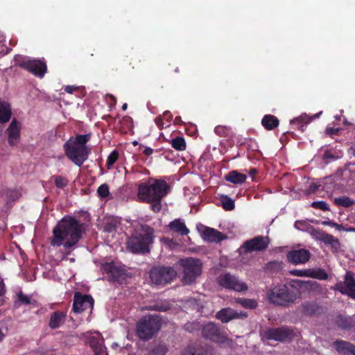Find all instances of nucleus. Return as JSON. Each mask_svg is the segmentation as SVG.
I'll use <instances>...</instances> for the list:
<instances>
[{
    "label": "nucleus",
    "mask_w": 355,
    "mask_h": 355,
    "mask_svg": "<svg viewBox=\"0 0 355 355\" xmlns=\"http://www.w3.org/2000/svg\"><path fill=\"white\" fill-rule=\"evenodd\" d=\"M85 224L71 216H64L53 230L51 245L62 246L65 254L69 255L85 233Z\"/></svg>",
    "instance_id": "1"
},
{
    "label": "nucleus",
    "mask_w": 355,
    "mask_h": 355,
    "mask_svg": "<svg viewBox=\"0 0 355 355\" xmlns=\"http://www.w3.org/2000/svg\"><path fill=\"white\" fill-rule=\"evenodd\" d=\"M170 186L164 180L149 178L146 182L137 184V198L141 202L150 205L155 213L161 211L162 199L169 193Z\"/></svg>",
    "instance_id": "2"
},
{
    "label": "nucleus",
    "mask_w": 355,
    "mask_h": 355,
    "mask_svg": "<svg viewBox=\"0 0 355 355\" xmlns=\"http://www.w3.org/2000/svg\"><path fill=\"white\" fill-rule=\"evenodd\" d=\"M91 137L90 132L85 135L78 134L75 137H71L64 143V154L75 165L81 166L88 159L91 150L87 144Z\"/></svg>",
    "instance_id": "3"
},
{
    "label": "nucleus",
    "mask_w": 355,
    "mask_h": 355,
    "mask_svg": "<svg viewBox=\"0 0 355 355\" xmlns=\"http://www.w3.org/2000/svg\"><path fill=\"white\" fill-rule=\"evenodd\" d=\"M155 231L153 228L142 225L136 229L127 241L128 249L134 254H148L150 251V245L154 241Z\"/></svg>",
    "instance_id": "4"
},
{
    "label": "nucleus",
    "mask_w": 355,
    "mask_h": 355,
    "mask_svg": "<svg viewBox=\"0 0 355 355\" xmlns=\"http://www.w3.org/2000/svg\"><path fill=\"white\" fill-rule=\"evenodd\" d=\"M300 295L297 288L293 286L288 287L285 284L275 286L267 293L268 299L271 303L282 306L294 302Z\"/></svg>",
    "instance_id": "5"
},
{
    "label": "nucleus",
    "mask_w": 355,
    "mask_h": 355,
    "mask_svg": "<svg viewBox=\"0 0 355 355\" xmlns=\"http://www.w3.org/2000/svg\"><path fill=\"white\" fill-rule=\"evenodd\" d=\"M159 329V320L152 315L141 318L136 324L137 336L144 341L151 339Z\"/></svg>",
    "instance_id": "6"
},
{
    "label": "nucleus",
    "mask_w": 355,
    "mask_h": 355,
    "mask_svg": "<svg viewBox=\"0 0 355 355\" xmlns=\"http://www.w3.org/2000/svg\"><path fill=\"white\" fill-rule=\"evenodd\" d=\"M179 264L183 268L182 281L186 284L194 282L201 274L202 263L198 259L193 257L182 259L179 261Z\"/></svg>",
    "instance_id": "7"
},
{
    "label": "nucleus",
    "mask_w": 355,
    "mask_h": 355,
    "mask_svg": "<svg viewBox=\"0 0 355 355\" xmlns=\"http://www.w3.org/2000/svg\"><path fill=\"white\" fill-rule=\"evenodd\" d=\"M177 276L176 270L171 266H155L150 271L152 282L157 286H165L173 282Z\"/></svg>",
    "instance_id": "8"
},
{
    "label": "nucleus",
    "mask_w": 355,
    "mask_h": 355,
    "mask_svg": "<svg viewBox=\"0 0 355 355\" xmlns=\"http://www.w3.org/2000/svg\"><path fill=\"white\" fill-rule=\"evenodd\" d=\"M202 334L204 338L218 343H224L227 339L224 327L212 322L202 327Z\"/></svg>",
    "instance_id": "9"
},
{
    "label": "nucleus",
    "mask_w": 355,
    "mask_h": 355,
    "mask_svg": "<svg viewBox=\"0 0 355 355\" xmlns=\"http://www.w3.org/2000/svg\"><path fill=\"white\" fill-rule=\"evenodd\" d=\"M101 270L106 274L107 280L111 282L122 284L128 276L127 270L124 267L121 265H117L114 262L103 263Z\"/></svg>",
    "instance_id": "10"
},
{
    "label": "nucleus",
    "mask_w": 355,
    "mask_h": 355,
    "mask_svg": "<svg viewBox=\"0 0 355 355\" xmlns=\"http://www.w3.org/2000/svg\"><path fill=\"white\" fill-rule=\"evenodd\" d=\"M218 283L223 288L236 292H243L248 290V285L239 279L238 277L229 272L221 274L218 277Z\"/></svg>",
    "instance_id": "11"
},
{
    "label": "nucleus",
    "mask_w": 355,
    "mask_h": 355,
    "mask_svg": "<svg viewBox=\"0 0 355 355\" xmlns=\"http://www.w3.org/2000/svg\"><path fill=\"white\" fill-rule=\"evenodd\" d=\"M294 336L293 330L286 327L269 328L265 331L266 339L279 342L290 341Z\"/></svg>",
    "instance_id": "12"
},
{
    "label": "nucleus",
    "mask_w": 355,
    "mask_h": 355,
    "mask_svg": "<svg viewBox=\"0 0 355 355\" xmlns=\"http://www.w3.org/2000/svg\"><path fill=\"white\" fill-rule=\"evenodd\" d=\"M335 289L342 294H345L351 298H355V279L354 273L347 271L344 277V282H339L335 285Z\"/></svg>",
    "instance_id": "13"
},
{
    "label": "nucleus",
    "mask_w": 355,
    "mask_h": 355,
    "mask_svg": "<svg viewBox=\"0 0 355 355\" xmlns=\"http://www.w3.org/2000/svg\"><path fill=\"white\" fill-rule=\"evenodd\" d=\"M268 245L269 239L268 237L259 236L244 242L241 249L245 252H261L265 250Z\"/></svg>",
    "instance_id": "14"
},
{
    "label": "nucleus",
    "mask_w": 355,
    "mask_h": 355,
    "mask_svg": "<svg viewBox=\"0 0 355 355\" xmlns=\"http://www.w3.org/2000/svg\"><path fill=\"white\" fill-rule=\"evenodd\" d=\"M311 234L318 241L323 242L326 245H329L332 250L337 251L340 247V243L339 240L334 237L333 235L324 232V231L311 227Z\"/></svg>",
    "instance_id": "15"
},
{
    "label": "nucleus",
    "mask_w": 355,
    "mask_h": 355,
    "mask_svg": "<svg viewBox=\"0 0 355 355\" xmlns=\"http://www.w3.org/2000/svg\"><path fill=\"white\" fill-rule=\"evenodd\" d=\"M94 302L91 295L76 292L73 296V311L75 313H81L89 308H92Z\"/></svg>",
    "instance_id": "16"
},
{
    "label": "nucleus",
    "mask_w": 355,
    "mask_h": 355,
    "mask_svg": "<svg viewBox=\"0 0 355 355\" xmlns=\"http://www.w3.org/2000/svg\"><path fill=\"white\" fill-rule=\"evenodd\" d=\"M19 66L39 78H42L47 70L46 63L37 60L24 61Z\"/></svg>",
    "instance_id": "17"
},
{
    "label": "nucleus",
    "mask_w": 355,
    "mask_h": 355,
    "mask_svg": "<svg viewBox=\"0 0 355 355\" xmlns=\"http://www.w3.org/2000/svg\"><path fill=\"white\" fill-rule=\"evenodd\" d=\"M21 123L14 118L6 130L8 142L10 146H15L19 144L21 138Z\"/></svg>",
    "instance_id": "18"
},
{
    "label": "nucleus",
    "mask_w": 355,
    "mask_h": 355,
    "mask_svg": "<svg viewBox=\"0 0 355 355\" xmlns=\"http://www.w3.org/2000/svg\"><path fill=\"white\" fill-rule=\"evenodd\" d=\"M248 314L245 311L238 312L230 307L223 308L216 314V318L223 323H227L236 318H246Z\"/></svg>",
    "instance_id": "19"
},
{
    "label": "nucleus",
    "mask_w": 355,
    "mask_h": 355,
    "mask_svg": "<svg viewBox=\"0 0 355 355\" xmlns=\"http://www.w3.org/2000/svg\"><path fill=\"white\" fill-rule=\"evenodd\" d=\"M310 252L304 248L292 250L286 254L288 261L293 265L305 263L310 259Z\"/></svg>",
    "instance_id": "20"
},
{
    "label": "nucleus",
    "mask_w": 355,
    "mask_h": 355,
    "mask_svg": "<svg viewBox=\"0 0 355 355\" xmlns=\"http://www.w3.org/2000/svg\"><path fill=\"white\" fill-rule=\"evenodd\" d=\"M67 319V313L61 311L53 312L49 318V327L51 329H56L62 326Z\"/></svg>",
    "instance_id": "21"
},
{
    "label": "nucleus",
    "mask_w": 355,
    "mask_h": 355,
    "mask_svg": "<svg viewBox=\"0 0 355 355\" xmlns=\"http://www.w3.org/2000/svg\"><path fill=\"white\" fill-rule=\"evenodd\" d=\"M202 236L205 240L211 242H220L226 238L222 232L211 227H206L202 232Z\"/></svg>",
    "instance_id": "22"
},
{
    "label": "nucleus",
    "mask_w": 355,
    "mask_h": 355,
    "mask_svg": "<svg viewBox=\"0 0 355 355\" xmlns=\"http://www.w3.org/2000/svg\"><path fill=\"white\" fill-rule=\"evenodd\" d=\"M12 109L10 104L0 98V123L8 122L12 117Z\"/></svg>",
    "instance_id": "23"
},
{
    "label": "nucleus",
    "mask_w": 355,
    "mask_h": 355,
    "mask_svg": "<svg viewBox=\"0 0 355 355\" xmlns=\"http://www.w3.org/2000/svg\"><path fill=\"white\" fill-rule=\"evenodd\" d=\"M168 227L170 230L181 236L187 235L189 233V230L187 227L184 222L180 218L171 221L168 224Z\"/></svg>",
    "instance_id": "24"
},
{
    "label": "nucleus",
    "mask_w": 355,
    "mask_h": 355,
    "mask_svg": "<svg viewBox=\"0 0 355 355\" xmlns=\"http://www.w3.org/2000/svg\"><path fill=\"white\" fill-rule=\"evenodd\" d=\"M334 346L340 353L355 355V345L345 340H336L334 343Z\"/></svg>",
    "instance_id": "25"
},
{
    "label": "nucleus",
    "mask_w": 355,
    "mask_h": 355,
    "mask_svg": "<svg viewBox=\"0 0 355 355\" xmlns=\"http://www.w3.org/2000/svg\"><path fill=\"white\" fill-rule=\"evenodd\" d=\"M261 124L267 130H272L278 127L279 121L277 116L272 114L265 115L262 120Z\"/></svg>",
    "instance_id": "26"
},
{
    "label": "nucleus",
    "mask_w": 355,
    "mask_h": 355,
    "mask_svg": "<svg viewBox=\"0 0 355 355\" xmlns=\"http://www.w3.org/2000/svg\"><path fill=\"white\" fill-rule=\"evenodd\" d=\"M225 179L234 184H243L246 180V175L236 171H232L225 175Z\"/></svg>",
    "instance_id": "27"
},
{
    "label": "nucleus",
    "mask_w": 355,
    "mask_h": 355,
    "mask_svg": "<svg viewBox=\"0 0 355 355\" xmlns=\"http://www.w3.org/2000/svg\"><path fill=\"white\" fill-rule=\"evenodd\" d=\"M89 344L95 355H101L103 352L105 347L103 346V340L101 338L92 336L89 339Z\"/></svg>",
    "instance_id": "28"
},
{
    "label": "nucleus",
    "mask_w": 355,
    "mask_h": 355,
    "mask_svg": "<svg viewBox=\"0 0 355 355\" xmlns=\"http://www.w3.org/2000/svg\"><path fill=\"white\" fill-rule=\"evenodd\" d=\"M336 324L340 329L348 330L353 327L354 321L351 317L338 315L336 319Z\"/></svg>",
    "instance_id": "29"
},
{
    "label": "nucleus",
    "mask_w": 355,
    "mask_h": 355,
    "mask_svg": "<svg viewBox=\"0 0 355 355\" xmlns=\"http://www.w3.org/2000/svg\"><path fill=\"white\" fill-rule=\"evenodd\" d=\"M311 119L306 114L301 115L291 121V123L297 125V129L304 132L306 125L311 122Z\"/></svg>",
    "instance_id": "30"
},
{
    "label": "nucleus",
    "mask_w": 355,
    "mask_h": 355,
    "mask_svg": "<svg viewBox=\"0 0 355 355\" xmlns=\"http://www.w3.org/2000/svg\"><path fill=\"white\" fill-rule=\"evenodd\" d=\"M303 313L306 315H315L319 312L320 307L315 302H305L302 304Z\"/></svg>",
    "instance_id": "31"
},
{
    "label": "nucleus",
    "mask_w": 355,
    "mask_h": 355,
    "mask_svg": "<svg viewBox=\"0 0 355 355\" xmlns=\"http://www.w3.org/2000/svg\"><path fill=\"white\" fill-rule=\"evenodd\" d=\"M309 277L318 279L320 280H326L328 279V274L325 272L324 269H309Z\"/></svg>",
    "instance_id": "32"
},
{
    "label": "nucleus",
    "mask_w": 355,
    "mask_h": 355,
    "mask_svg": "<svg viewBox=\"0 0 355 355\" xmlns=\"http://www.w3.org/2000/svg\"><path fill=\"white\" fill-rule=\"evenodd\" d=\"M222 207L225 211H232L235 207L234 200L227 195H222L220 198Z\"/></svg>",
    "instance_id": "33"
},
{
    "label": "nucleus",
    "mask_w": 355,
    "mask_h": 355,
    "mask_svg": "<svg viewBox=\"0 0 355 355\" xmlns=\"http://www.w3.org/2000/svg\"><path fill=\"white\" fill-rule=\"evenodd\" d=\"M170 144L171 146L176 150L182 151L186 149V142L182 137H177L172 139Z\"/></svg>",
    "instance_id": "34"
},
{
    "label": "nucleus",
    "mask_w": 355,
    "mask_h": 355,
    "mask_svg": "<svg viewBox=\"0 0 355 355\" xmlns=\"http://www.w3.org/2000/svg\"><path fill=\"white\" fill-rule=\"evenodd\" d=\"M236 302L245 309H254L258 306L256 300L248 298H238Z\"/></svg>",
    "instance_id": "35"
},
{
    "label": "nucleus",
    "mask_w": 355,
    "mask_h": 355,
    "mask_svg": "<svg viewBox=\"0 0 355 355\" xmlns=\"http://www.w3.org/2000/svg\"><path fill=\"white\" fill-rule=\"evenodd\" d=\"M31 303L28 296L24 295L22 291L17 294V300L14 303V307L18 309L21 304L28 305Z\"/></svg>",
    "instance_id": "36"
},
{
    "label": "nucleus",
    "mask_w": 355,
    "mask_h": 355,
    "mask_svg": "<svg viewBox=\"0 0 355 355\" xmlns=\"http://www.w3.org/2000/svg\"><path fill=\"white\" fill-rule=\"evenodd\" d=\"M284 268V263L279 261H272L266 264V268L272 272H278Z\"/></svg>",
    "instance_id": "37"
},
{
    "label": "nucleus",
    "mask_w": 355,
    "mask_h": 355,
    "mask_svg": "<svg viewBox=\"0 0 355 355\" xmlns=\"http://www.w3.org/2000/svg\"><path fill=\"white\" fill-rule=\"evenodd\" d=\"M51 178L54 180L56 187L59 189H63L69 184L68 179L62 175H53Z\"/></svg>",
    "instance_id": "38"
},
{
    "label": "nucleus",
    "mask_w": 355,
    "mask_h": 355,
    "mask_svg": "<svg viewBox=\"0 0 355 355\" xmlns=\"http://www.w3.org/2000/svg\"><path fill=\"white\" fill-rule=\"evenodd\" d=\"M335 202L340 206L344 207H349L354 205V202L351 200L349 197L342 196L340 198H336L335 199Z\"/></svg>",
    "instance_id": "39"
},
{
    "label": "nucleus",
    "mask_w": 355,
    "mask_h": 355,
    "mask_svg": "<svg viewBox=\"0 0 355 355\" xmlns=\"http://www.w3.org/2000/svg\"><path fill=\"white\" fill-rule=\"evenodd\" d=\"M119 158V152L116 150H114L107 157V168L110 169L113 164L116 162V161Z\"/></svg>",
    "instance_id": "40"
},
{
    "label": "nucleus",
    "mask_w": 355,
    "mask_h": 355,
    "mask_svg": "<svg viewBox=\"0 0 355 355\" xmlns=\"http://www.w3.org/2000/svg\"><path fill=\"white\" fill-rule=\"evenodd\" d=\"M97 193L99 198H105L110 195L109 187L107 184H103L98 187Z\"/></svg>",
    "instance_id": "41"
},
{
    "label": "nucleus",
    "mask_w": 355,
    "mask_h": 355,
    "mask_svg": "<svg viewBox=\"0 0 355 355\" xmlns=\"http://www.w3.org/2000/svg\"><path fill=\"white\" fill-rule=\"evenodd\" d=\"M168 352V347L165 344H159L153 349L154 355H166Z\"/></svg>",
    "instance_id": "42"
},
{
    "label": "nucleus",
    "mask_w": 355,
    "mask_h": 355,
    "mask_svg": "<svg viewBox=\"0 0 355 355\" xmlns=\"http://www.w3.org/2000/svg\"><path fill=\"white\" fill-rule=\"evenodd\" d=\"M311 207L315 209H320L322 211L329 210L328 204L326 202L322 201V200L313 202L311 204Z\"/></svg>",
    "instance_id": "43"
},
{
    "label": "nucleus",
    "mask_w": 355,
    "mask_h": 355,
    "mask_svg": "<svg viewBox=\"0 0 355 355\" xmlns=\"http://www.w3.org/2000/svg\"><path fill=\"white\" fill-rule=\"evenodd\" d=\"M215 133L220 137H226L228 135L229 129L223 125H217L214 128Z\"/></svg>",
    "instance_id": "44"
},
{
    "label": "nucleus",
    "mask_w": 355,
    "mask_h": 355,
    "mask_svg": "<svg viewBox=\"0 0 355 355\" xmlns=\"http://www.w3.org/2000/svg\"><path fill=\"white\" fill-rule=\"evenodd\" d=\"M199 329L200 324L196 322H187L184 324V329L191 333H193Z\"/></svg>",
    "instance_id": "45"
},
{
    "label": "nucleus",
    "mask_w": 355,
    "mask_h": 355,
    "mask_svg": "<svg viewBox=\"0 0 355 355\" xmlns=\"http://www.w3.org/2000/svg\"><path fill=\"white\" fill-rule=\"evenodd\" d=\"M290 274L297 277H309V271L307 270H292L290 272Z\"/></svg>",
    "instance_id": "46"
},
{
    "label": "nucleus",
    "mask_w": 355,
    "mask_h": 355,
    "mask_svg": "<svg viewBox=\"0 0 355 355\" xmlns=\"http://www.w3.org/2000/svg\"><path fill=\"white\" fill-rule=\"evenodd\" d=\"M196 351V348L193 346L189 345L182 350V355H195Z\"/></svg>",
    "instance_id": "47"
},
{
    "label": "nucleus",
    "mask_w": 355,
    "mask_h": 355,
    "mask_svg": "<svg viewBox=\"0 0 355 355\" xmlns=\"http://www.w3.org/2000/svg\"><path fill=\"white\" fill-rule=\"evenodd\" d=\"M308 223L304 220H297L295 221L294 226L296 229L300 230H304L308 225Z\"/></svg>",
    "instance_id": "48"
},
{
    "label": "nucleus",
    "mask_w": 355,
    "mask_h": 355,
    "mask_svg": "<svg viewBox=\"0 0 355 355\" xmlns=\"http://www.w3.org/2000/svg\"><path fill=\"white\" fill-rule=\"evenodd\" d=\"M155 123L159 130L164 128V123L163 121V118L161 116H157L155 118Z\"/></svg>",
    "instance_id": "49"
},
{
    "label": "nucleus",
    "mask_w": 355,
    "mask_h": 355,
    "mask_svg": "<svg viewBox=\"0 0 355 355\" xmlns=\"http://www.w3.org/2000/svg\"><path fill=\"white\" fill-rule=\"evenodd\" d=\"M320 185L316 183H311L308 189L309 193H315L319 188Z\"/></svg>",
    "instance_id": "50"
},
{
    "label": "nucleus",
    "mask_w": 355,
    "mask_h": 355,
    "mask_svg": "<svg viewBox=\"0 0 355 355\" xmlns=\"http://www.w3.org/2000/svg\"><path fill=\"white\" fill-rule=\"evenodd\" d=\"M328 225L332 227H335L336 230L341 231V230H344V226L340 224H338L334 221H331L328 223Z\"/></svg>",
    "instance_id": "51"
},
{
    "label": "nucleus",
    "mask_w": 355,
    "mask_h": 355,
    "mask_svg": "<svg viewBox=\"0 0 355 355\" xmlns=\"http://www.w3.org/2000/svg\"><path fill=\"white\" fill-rule=\"evenodd\" d=\"M163 118L170 123L173 119V115L170 111L167 110L163 113Z\"/></svg>",
    "instance_id": "52"
},
{
    "label": "nucleus",
    "mask_w": 355,
    "mask_h": 355,
    "mask_svg": "<svg viewBox=\"0 0 355 355\" xmlns=\"http://www.w3.org/2000/svg\"><path fill=\"white\" fill-rule=\"evenodd\" d=\"M338 128H329L327 129V133L330 135H336L339 132Z\"/></svg>",
    "instance_id": "53"
},
{
    "label": "nucleus",
    "mask_w": 355,
    "mask_h": 355,
    "mask_svg": "<svg viewBox=\"0 0 355 355\" xmlns=\"http://www.w3.org/2000/svg\"><path fill=\"white\" fill-rule=\"evenodd\" d=\"M195 355H208V352L203 348H196Z\"/></svg>",
    "instance_id": "54"
},
{
    "label": "nucleus",
    "mask_w": 355,
    "mask_h": 355,
    "mask_svg": "<svg viewBox=\"0 0 355 355\" xmlns=\"http://www.w3.org/2000/svg\"><path fill=\"white\" fill-rule=\"evenodd\" d=\"M75 89H76V87L73 86H71V85H67L64 87V91L69 94H72Z\"/></svg>",
    "instance_id": "55"
},
{
    "label": "nucleus",
    "mask_w": 355,
    "mask_h": 355,
    "mask_svg": "<svg viewBox=\"0 0 355 355\" xmlns=\"http://www.w3.org/2000/svg\"><path fill=\"white\" fill-rule=\"evenodd\" d=\"M143 153L144 155L150 156L153 153V149L150 147H146Z\"/></svg>",
    "instance_id": "56"
},
{
    "label": "nucleus",
    "mask_w": 355,
    "mask_h": 355,
    "mask_svg": "<svg viewBox=\"0 0 355 355\" xmlns=\"http://www.w3.org/2000/svg\"><path fill=\"white\" fill-rule=\"evenodd\" d=\"M258 173V170L256 168H250L248 171V174L251 177H254Z\"/></svg>",
    "instance_id": "57"
},
{
    "label": "nucleus",
    "mask_w": 355,
    "mask_h": 355,
    "mask_svg": "<svg viewBox=\"0 0 355 355\" xmlns=\"http://www.w3.org/2000/svg\"><path fill=\"white\" fill-rule=\"evenodd\" d=\"M341 231L348 232H355V227H344V230H341Z\"/></svg>",
    "instance_id": "58"
},
{
    "label": "nucleus",
    "mask_w": 355,
    "mask_h": 355,
    "mask_svg": "<svg viewBox=\"0 0 355 355\" xmlns=\"http://www.w3.org/2000/svg\"><path fill=\"white\" fill-rule=\"evenodd\" d=\"M6 292V288L4 286V284L1 283L0 284V297L2 296Z\"/></svg>",
    "instance_id": "59"
},
{
    "label": "nucleus",
    "mask_w": 355,
    "mask_h": 355,
    "mask_svg": "<svg viewBox=\"0 0 355 355\" xmlns=\"http://www.w3.org/2000/svg\"><path fill=\"white\" fill-rule=\"evenodd\" d=\"M4 336H4L3 333L2 332L1 329H0V342L3 340Z\"/></svg>",
    "instance_id": "60"
},
{
    "label": "nucleus",
    "mask_w": 355,
    "mask_h": 355,
    "mask_svg": "<svg viewBox=\"0 0 355 355\" xmlns=\"http://www.w3.org/2000/svg\"><path fill=\"white\" fill-rule=\"evenodd\" d=\"M122 110L123 111H125L128 108V104L127 103H124L123 105H122Z\"/></svg>",
    "instance_id": "61"
},
{
    "label": "nucleus",
    "mask_w": 355,
    "mask_h": 355,
    "mask_svg": "<svg viewBox=\"0 0 355 355\" xmlns=\"http://www.w3.org/2000/svg\"><path fill=\"white\" fill-rule=\"evenodd\" d=\"M155 310H157V311H166V309H164L162 307H157V308L155 309Z\"/></svg>",
    "instance_id": "62"
},
{
    "label": "nucleus",
    "mask_w": 355,
    "mask_h": 355,
    "mask_svg": "<svg viewBox=\"0 0 355 355\" xmlns=\"http://www.w3.org/2000/svg\"><path fill=\"white\" fill-rule=\"evenodd\" d=\"M130 119H130L129 116H125V117H123V121H129V120H130Z\"/></svg>",
    "instance_id": "63"
},
{
    "label": "nucleus",
    "mask_w": 355,
    "mask_h": 355,
    "mask_svg": "<svg viewBox=\"0 0 355 355\" xmlns=\"http://www.w3.org/2000/svg\"><path fill=\"white\" fill-rule=\"evenodd\" d=\"M174 71H175V73H179L180 72V69H179V68L178 67L175 69Z\"/></svg>",
    "instance_id": "64"
}]
</instances>
